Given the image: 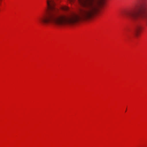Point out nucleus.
Returning <instances> with one entry per match:
<instances>
[{
	"label": "nucleus",
	"instance_id": "1",
	"mask_svg": "<svg viewBox=\"0 0 147 147\" xmlns=\"http://www.w3.org/2000/svg\"><path fill=\"white\" fill-rule=\"evenodd\" d=\"M89 19H40L38 22L42 25H53L58 27L72 26L81 23L87 22Z\"/></svg>",
	"mask_w": 147,
	"mask_h": 147
},
{
	"label": "nucleus",
	"instance_id": "2",
	"mask_svg": "<svg viewBox=\"0 0 147 147\" xmlns=\"http://www.w3.org/2000/svg\"><path fill=\"white\" fill-rule=\"evenodd\" d=\"M80 4L85 8L80 10V14L86 17H91L98 7L102 5L104 0H78Z\"/></svg>",
	"mask_w": 147,
	"mask_h": 147
},
{
	"label": "nucleus",
	"instance_id": "3",
	"mask_svg": "<svg viewBox=\"0 0 147 147\" xmlns=\"http://www.w3.org/2000/svg\"><path fill=\"white\" fill-rule=\"evenodd\" d=\"M58 0H47V4L48 10L44 11L42 14L43 18H59L60 14L59 10L55 7L56 3ZM74 16L70 18H78L77 16L73 14Z\"/></svg>",
	"mask_w": 147,
	"mask_h": 147
},
{
	"label": "nucleus",
	"instance_id": "4",
	"mask_svg": "<svg viewBox=\"0 0 147 147\" xmlns=\"http://www.w3.org/2000/svg\"><path fill=\"white\" fill-rule=\"evenodd\" d=\"M122 17L133 18H147V9H140L136 10L125 11L121 15Z\"/></svg>",
	"mask_w": 147,
	"mask_h": 147
},
{
	"label": "nucleus",
	"instance_id": "5",
	"mask_svg": "<svg viewBox=\"0 0 147 147\" xmlns=\"http://www.w3.org/2000/svg\"><path fill=\"white\" fill-rule=\"evenodd\" d=\"M142 29V27L140 25H138L136 26L134 31V34L136 36H138L139 35Z\"/></svg>",
	"mask_w": 147,
	"mask_h": 147
},
{
	"label": "nucleus",
	"instance_id": "6",
	"mask_svg": "<svg viewBox=\"0 0 147 147\" xmlns=\"http://www.w3.org/2000/svg\"><path fill=\"white\" fill-rule=\"evenodd\" d=\"M61 9L64 11H67L69 9V8L66 6H63L61 7Z\"/></svg>",
	"mask_w": 147,
	"mask_h": 147
}]
</instances>
